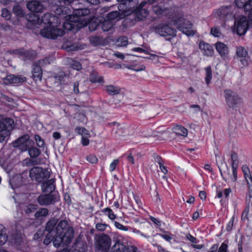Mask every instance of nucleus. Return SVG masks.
Listing matches in <instances>:
<instances>
[{"label": "nucleus", "mask_w": 252, "mask_h": 252, "mask_svg": "<svg viewBox=\"0 0 252 252\" xmlns=\"http://www.w3.org/2000/svg\"><path fill=\"white\" fill-rule=\"evenodd\" d=\"M50 26L45 27L40 31V34L46 38L56 39L59 36H62L64 34V32L61 29L56 27L61 23L60 18L51 14Z\"/></svg>", "instance_id": "obj_1"}, {"label": "nucleus", "mask_w": 252, "mask_h": 252, "mask_svg": "<svg viewBox=\"0 0 252 252\" xmlns=\"http://www.w3.org/2000/svg\"><path fill=\"white\" fill-rule=\"evenodd\" d=\"M57 234H62L67 239L65 240L66 243H70L74 236L73 228L70 226L67 220H61L56 226Z\"/></svg>", "instance_id": "obj_2"}, {"label": "nucleus", "mask_w": 252, "mask_h": 252, "mask_svg": "<svg viewBox=\"0 0 252 252\" xmlns=\"http://www.w3.org/2000/svg\"><path fill=\"white\" fill-rule=\"evenodd\" d=\"M50 176V173L48 169L40 167H33L30 170L29 176L31 179L39 183L48 179Z\"/></svg>", "instance_id": "obj_3"}, {"label": "nucleus", "mask_w": 252, "mask_h": 252, "mask_svg": "<svg viewBox=\"0 0 252 252\" xmlns=\"http://www.w3.org/2000/svg\"><path fill=\"white\" fill-rule=\"evenodd\" d=\"M252 27V21L244 16H242L235 20V28L239 35H244L247 30Z\"/></svg>", "instance_id": "obj_4"}, {"label": "nucleus", "mask_w": 252, "mask_h": 252, "mask_svg": "<svg viewBox=\"0 0 252 252\" xmlns=\"http://www.w3.org/2000/svg\"><path fill=\"white\" fill-rule=\"evenodd\" d=\"M177 28L183 33L186 35H193L195 32L192 30V24L188 20H186L184 17H179L178 19L175 20L173 22Z\"/></svg>", "instance_id": "obj_5"}, {"label": "nucleus", "mask_w": 252, "mask_h": 252, "mask_svg": "<svg viewBox=\"0 0 252 252\" xmlns=\"http://www.w3.org/2000/svg\"><path fill=\"white\" fill-rule=\"evenodd\" d=\"M64 20L65 21L63 22V27L67 31L78 30L85 26V24H79V17L71 14L66 15Z\"/></svg>", "instance_id": "obj_6"}, {"label": "nucleus", "mask_w": 252, "mask_h": 252, "mask_svg": "<svg viewBox=\"0 0 252 252\" xmlns=\"http://www.w3.org/2000/svg\"><path fill=\"white\" fill-rule=\"evenodd\" d=\"M96 248L102 252H109L110 249L111 240L108 235L101 234L95 237Z\"/></svg>", "instance_id": "obj_7"}, {"label": "nucleus", "mask_w": 252, "mask_h": 252, "mask_svg": "<svg viewBox=\"0 0 252 252\" xmlns=\"http://www.w3.org/2000/svg\"><path fill=\"white\" fill-rule=\"evenodd\" d=\"M224 96L226 103L230 108L234 109L242 102V99L237 93L231 90H225Z\"/></svg>", "instance_id": "obj_8"}, {"label": "nucleus", "mask_w": 252, "mask_h": 252, "mask_svg": "<svg viewBox=\"0 0 252 252\" xmlns=\"http://www.w3.org/2000/svg\"><path fill=\"white\" fill-rule=\"evenodd\" d=\"M33 143V142L30 139L29 135L25 134L15 141L13 145L14 147H18L21 151L24 152L27 151L28 147Z\"/></svg>", "instance_id": "obj_9"}, {"label": "nucleus", "mask_w": 252, "mask_h": 252, "mask_svg": "<svg viewBox=\"0 0 252 252\" xmlns=\"http://www.w3.org/2000/svg\"><path fill=\"white\" fill-rule=\"evenodd\" d=\"M50 62L48 61V59L40 60L33 63L32 70V77L35 81L41 80L42 70L41 68V65H43L44 64H48Z\"/></svg>", "instance_id": "obj_10"}, {"label": "nucleus", "mask_w": 252, "mask_h": 252, "mask_svg": "<svg viewBox=\"0 0 252 252\" xmlns=\"http://www.w3.org/2000/svg\"><path fill=\"white\" fill-rule=\"evenodd\" d=\"M236 55L239 59L242 67L247 66L249 64V57L247 49L243 46L236 47Z\"/></svg>", "instance_id": "obj_11"}, {"label": "nucleus", "mask_w": 252, "mask_h": 252, "mask_svg": "<svg viewBox=\"0 0 252 252\" xmlns=\"http://www.w3.org/2000/svg\"><path fill=\"white\" fill-rule=\"evenodd\" d=\"M57 196L50 193L42 194L36 199L37 202L41 206H48L54 204L57 201Z\"/></svg>", "instance_id": "obj_12"}, {"label": "nucleus", "mask_w": 252, "mask_h": 252, "mask_svg": "<svg viewBox=\"0 0 252 252\" xmlns=\"http://www.w3.org/2000/svg\"><path fill=\"white\" fill-rule=\"evenodd\" d=\"M156 32L162 36H174L176 35V31L168 25H160L157 27Z\"/></svg>", "instance_id": "obj_13"}, {"label": "nucleus", "mask_w": 252, "mask_h": 252, "mask_svg": "<svg viewBox=\"0 0 252 252\" xmlns=\"http://www.w3.org/2000/svg\"><path fill=\"white\" fill-rule=\"evenodd\" d=\"M217 16L220 19L232 18L234 16L232 6H222L216 12Z\"/></svg>", "instance_id": "obj_14"}, {"label": "nucleus", "mask_w": 252, "mask_h": 252, "mask_svg": "<svg viewBox=\"0 0 252 252\" xmlns=\"http://www.w3.org/2000/svg\"><path fill=\"white\" fill-rule=\"evenodd\" d=\"M14 52L19 55L24 60H33L36 58V52L34 50H25L24 49L15 50Z\"/></svg>", "instance_id": "obj_15"}, {"label": "nucleus", "mask_w": 252, "mask_h": 252, "mask_svg": "<svg viewBox=\"0 0 252 252\" xmlns=\"http://www.w3.org/2000/svg\"><path fill=\"white\" fill-rule=\"evenodd\" d=\"M216 50L221 57L225 60L228 57L229 49L226 45L221 42H218L215 44Z\"/></svg>", "instance_id": "obj_16"}, {"label": "nucleus", "mask_w": 252, "mask_h": 252, "mask_svg": "<svg viewBox=\"0 0 252 252\" xmlns=\"http://www.w3.org/2000/svg\"><path fill=\"white\" fill-rule=\"evenodd\" d=\"M120 3L118 5V8L121 11H126L134 7L137 2V0H117Z\"/></svg>", "instance_id": "obj_17"}, {"label": "nucleus", "mask_w": 252, "mask_h": 252, "mask_svg": "<svg viewBox=\"0 0 252 252\" xmlns=\"http://www.w3.org/2000/svg\"><path fill=\"white\" fill-rule=\"evenodd\" d=\"M26 81V78L21 76H16L14 75H9L3 78V82L5 85L12 83H19Z\"/></svg>", "instance_id": "obj_18"}, {"label": "nucleus", "mask_w": 252, "mask_h": 252, "mask_svg": "<svg viewBox=\"0 0 252 252\" xmlns=\"http://www.w3.org/2000/svg\"><path fill=\"white\" fill-rule=\"evenodd\" d=\"M27 7L31 11L36 13L42 12L44 9L41 3L37 0L29 1L27 3Z\"/></svg>", "instance_id": "obj_19"}, {"label": "nucleus", "mask_w": 252, "mask_h": 252, "mask_svg": "<svg viewBox=\"0 0 252 252\" xmlns=\"http://www.w3.org/2000/svg\"><path fill=\"white\" fill-rule=\"evenodd\" d=\"M41 188L43 192H46L51 194V193L53 192L55 189L54 180H49L43 183L41 185Z\"/></svg>", "instance_id": "obj_20"}, {"label": "nucleus", "mask_w": 252, "mask_h": 252, "mask_svg": "<svg viewBox=\"0 0 252 252\" xmlns=\"http://www.w3.org/2000/svg\"><path fill=\"white\" fill-rule=\"evenodd\" d=\"M199 48L203 51L204 54L207 56H212L214 53L213 47L210 44L206 43L204 41L199 43Z\"/></svg>", "instance_id": "obj_21"}, {"label": "nucleus", "mask_w": 252, "mask_h": 252, "mask_svg": "<svg viewBox=\"0 0 252 252\" xmlns=\"http://www.w3.org/2000/svg\"><path fill=\"white\" fill-rule=\"evenodd\" d=\"M148 14V11L145 8H137L135 12L133 13L135 20L138 21L146 18Z\"/></svg>", "instance_id": "obj_22"}, {"label": "nucleus", "mask_w": 252, "mask_h": 252, "mask_svg": "<svg viewBox=\"0 0 252 252\" xmlns=\"http://www.w3.org/2000/svg\"><path fill=\"white\" fill-rule=\"evenodd\" d=\"M67 238H65L64 235L61 234H55L54 237H53V244L54 247L58 248L60 246L62 243H63L65 245L68 244L69 243H66L65 240Z\"/></svg>", "instance_id": "obj_23"}, {"label": "nucleus", "mask_w": 252, "mask_h": 252, "mask_svg": "<svg viewBox=\"0 0 252 252\" xmlns=\"http://www.w3.org/2000/svg\"><path fill=\"white\" fill-rule=\"evenodd\" d=\"M14 121L11 118H2L1 129H4L8 132L13 127Z\"/></svg>", "instance_id": "obj_24"}, {"label": "nucleus", "mask_w": 252, "mask_h": 252, "mask_svg": "<svg viewBox=\"0 0 252 252\" xmlns=\"http://www.w3.org/2000/svg\"><path fill=\"white\" fill-rule=\"evenodd\" d=\"M87 90V87L84 82L76 81L73 84V92L75 94L83 93Z\"/></svg>", "instance_id": "obj_25"}, {"label": "nucleus", "mask_w": 252, "mask_h": 252, "mask_svg": "<svg viewBox=\"0 0 252 252\" xmlns=\"http://www.w3.org/2000/svg\"><path fill=\"white\" fill-rule=\"evenodd\" d=\"M70 12L71 11L67 7L63 6L58 7L55 10V13L62 19H64L65 16L70 14Z\"/></svg>", "instance_id": "obj_26"}, {"label": "nucleus", "mask_w": 252, "mask_h": 252, "mask_svg": "<svg viewBox=\"0 0 252 252\" xmlns=\"http://www.w3.org/2000/svg\"><path fill=\"white\" fill-rule=\"evenodd\" d=\"M57 223V219H52L50 220L46 224L45 230L48 232L57 234L56 227H55Z\"/></svg>", "instance_id": "obj_27"}, {"label": "nucleus", "mask_w": 252, "mask_h": 252, "mask_svg": "<svg viewBox=\"0 0 252 252\" xmlns=\"http://www.w3.org/2000/svg\"><path fill=\"white\" fill-rule=\"evenodd\" d=\"M106 92L111 95H117L120 94L121 88L118 86L109 85L105 86Z\"/></svg>", "instance_id": "obj_28"}, {"label": "nucleus", "mask_w": 252, "mask_h": 252, "mask_svg": "<svg viewBox=\"0 0 252 252\" xmlns=\"http://www.w3.org/2000/svg\"><path fill=\"white\" fill-rule=\"evenodd\" d=\"M32 144L28 147V151L31 158H35L38 157L41 154V151L37 148L32 146Z\"/></svg>", "instance_id": "obj_29"}, {"label": "nucleus", "mask_w": 252, "mask_h": 252, "mask_svg": "<svg viewBox=\"0 0 252 252\" xmlns=\"http://www.w3.org/2000/svg\"><path fill=\"white\" fill-rule=\"evenodd\" d=\"M174 131L178 135L187 137L188 131L187 128L181 125H176L173 127Z\"/></svg>", "instance_id": "obj_30"}, {"label": "nucleus", "mask_w": 252, "mask_h": 252, "mask_svg": "<svg viewBox=\"0 0 252 252\" xmlns=\"http://www.w3.org/2000/svg\"><path fill=\"white\" fill-rule=\"evenodd\" d=\"M49 215V210L46 208H39L34 214V217L38 219L46 217Z\"/></svg>", "instance_id": "obj_31"}, {"label": "nucleus", "mask_w": 252, "mask_h": 252, "mask_svg": "<svg viewBox=\"0 0 252 252\" xmlns=\"http://www.w3.org/2000/svg\"><path fill=\"white\" fill-rule=\"evenodd\" d=\"M224 165L226 167V171H224V175H223V173L221 171L220 167L219 165H218V167L219 168L220 171V172L221 175L222 176L223 179L225 181L227 179H230L233 182H235L236 180H233L232 179V176H233V173L231 174L230 169L227 167L226 163H224Z\"/></svg>", "instance_id": "obj_32"}, {"label": "nucleus", "mask_w": 252, "mask_h": 252, "mask_svg": "<svg viewBox=\"0 0 252 252\" xmlns=\"http://www.w3.org/2000/svg\"><path fill=\"white\" fill-rule=\"evenodd\" d=\"M89 40L91 44L94 46H97L103 44V40L99 36H91Z\"/></svg>", "instance_id": "obj_33"}, {"label": "nucleus", "mask_w": 252, "mask_h": 252, "mask_svg": "<svg viewBox=\"0 0 252 252\" xmlns=\"http://www.w3.org/2000/svg\"><path fill=\"white\" fill-rule=\"evenodd\" d=\"M51 15V14L49 13H45L42 17L41 19H40L37 16L35 15H33V16L34 17L37 18V23H43L45 24H49V21H50Z\"/></svg>", "instance_id": "obj_34"}, {"label": "nucleus", "mask_w": 252, "mask_h": 252, "mask_svg": "<svg viewBox=\"0 0 252 252\" xmlns=\"http://www.w3.org/2000/svg\"><path fill=\"white\" fill-rule=\"evenodd\" d=\"M89 12V11L88 9H78L76 10L74 14L72 15L79 17L80 18L79 22H80L82 21L81 17L87 15ZM79 24H80V22H79ZM81 24H83L81 23ZM84 24L86 25V23H85Z\"/></svg>", "instance_id": "obj_35"}, {"label": "nucleus", "mask_w": 252, "mask_h": 252, "mask_svg": "<svg viewBox=\"0 0 252 252\" xmlns=\"http://www.w3.org/2000/svg\"><path fill=\"white\" fill-rule=\"evenodd\" d=\"M100 26L102 30L104 32H106L110 30L113 27V23L112 21L106 19Z\"/></svg>", "instance_id": "obj_36"}, {"label": "nucleus", "mask_w": 252, "mask_h": 252, "mask_svg": "<svg viewBox=\"0 0 252 252\" xmlns=\"http://www.w3.org/2000/svg\"><path fill=\"white\" fill-rule=\"evenodd\" d=\"M205 70L206 72L205 73V81L207 85H209L210 82L212 78V69L211 67L210 66H207V67L205 68Z\"/></svg>", "instance_id": "obj_37"}, {"label": "nucleus", "mask_w": 252, "mask_h": 252, "mask_svg": "<svg viewBox=\"0 0 252 252\" xmlns=\"http://www.w3.org/2000/svg\"><path fill=\"white\" fill-rule=\"evenodd\" d=\"M13 12L14 14L19 17H23L25 15V13L24 10L22 9L21 7L18 5L13 6Z\"/></svg>", "instance_id": "obj_38"}, {"label": "nucleus", "mask_w": 252, "mask_h": 252, "mask_svg": "<svg viewBox=\"0 0 252 252\" xmlns=\"http://www.w3.org/2000/svg\"><path fill=\"white\" fill-rule=\"evenodd\" d=\"M68 63L70 65V67L73 69L80 70L82 68V65L79 62L74 61L72 59H69Z\"/></svg>", "instance_id": "obj_39"}, {"label": "nucleus", "mask_w": 252, "mask_h": 252, "mask_svg": "<svg viewBox=\"0 0 252 252\" xmlns=\"http://www.w3.org/2000/svg\"><path fill=\"white\" fill-rule=\"evenodd\" d=\"M245 12L247 13L248 18L252 21V0H249L246 5Z\"/></svg>", "instance_id": "obj_40"}, {"label": "nucleus", "mask_w": 252, "mask_h": 252, "mask_svg": "<svg viewBox=\"0 0 252 252\" xmlns=\"http://www.w3.org/2000/svg\"><path fill=\"white\" fill-rule=\"evenodd\" d=\"M76 248L81 249L82 251L85 252L87 249V245L85 243L81 241L80 239H77L74 244Z\"/></svg>", "instance_id": "obj_41"}, {"label": "nucleus", "mask_w": 252, "mask_h": 252, "mask_svg": "<svg viewBox=\"0 0 252 252\" xmlns=\"http://www.w3.org/2000/svg\"><path fill=\"white\" fill-rule=\"evenodd\" d=\"M2 227V226L0 225V246L6 242L7 238L5 230Z\"/></svg>", "instance_id": "obj_42"}, {"label": "nucleus", "mask_w": 252, "mask_h": 252, "mask_svg": "<svg viewBox=\"0 0 252 252\" xmlns=\"http://www.w3.org/2000/svg\"><path fill=\"white\" fill-rule=\"evenodd\" d=\"M102 212L107 215L110 220H114L116 219V215L113 213L112 209L110 208H106L103 209Z\"/></svg>", "instance_id": "obj_43"}, {"label": "nucleus", "mask_w": 252, "mask_h": 252, "mask_svg": "<svg viewBox=\"0 0 252 252\" xmlns=\"http://www.w3.org/2000/svg\"><path fill=\"white\" fill-rule=\"evenodd\" d=\"M75 131L78 134L81 135L82 137L89 135V131L83 127L77 126L75 128Z\"/></svg>", "instance_id": "obj_44"}, {"label": "nucleus", "mask_w": 252, "mask_h": 252, "mask_svg": "<svg viewBox=\"0 0 252 252\" xmlns=\"http://www.w3.org/2000/svg\"><path fill=\"white\" fill-rule=\"evenodd\" d=\"M117 44L120 46H126L128 44V38L126 36L120 37L117 40Z\"/></svg>", "instance_id": "obj_45"}, {"label": "nucleus", "mask_w": 252, "mask_h": 252, "mask_svg": "<svg viewBox=\"0 0 252 252\" xmlns=\"http://www.w3.org/2000/svg\"><path fill=\"white\" fill-rule=\"evenodd\" d=\"M120 17V12L117 11H114L109 12L106 17V19L112 22V20H115L116 18H118Z\"/></svg>", "instance_id": "obj_46"}, {"label": "nucleus", "mask_w": 252, "mask_h": 252, "mask_svg": "<svg viewBox=\"0 0 252 252\" xmlns=\"http://www.w3.org/2000/svg\"><path fill=\"white\" fill-rule=\"evenodd\" d=\"M90 79L93 83H101L103 81L102 78L98 76L96 73H92L90 75Z\"/></svg>", "instance_id": "obj_47"}, {"label": "nucleus", "mask_w": 252, "mask_h": 252, "mask_svg": "<svg viewBox=\"0 0 252 252\" xmlns=\"http://www.w3.org/2000/svg\"><path fill=\"white\" fill-rule=\"evenodd\" d=\"M37 208V205L30 204L27 205L25 209V211L27 214H30L34 212Z\"/></svg>", "instance_id": "obj_48"}, {"label": "nucleus", "mask_w": 252, "mask_h": 252, "mask_svg": "<svg viewBox=\"0 0 252 252\" xmlns=\"http://www.w3.org/2000/svg\"><path fill=\"white\" fill-rule=\"evenodd\" d=\"M25 164L26 166H33L39 164V161L37 159H33V158H27L24 160Z\"/></svg>", "instance_id": "obj_49"}, {"label": "nucleus", "mask_w": 252, "mask_h": 252, "mask_svg": "<svg viewBox=\"0 0 252 252\" xmlns=\"http://www.w3.org/2000/svg\"><path fill=\"white\" fill-rule=\"evenodd\" d=\"M54 235H55V233H51L50 232H48V234L46 235L45 238L44 240L43 243L46 245H48L51 242H53V237H54Z\"/></svg>", "instance_id": "obj_50"}, {"label": "nucleus", "mask_w": 252, "mask_h": 252, "mask_svg": "<svg viewBox=\"0 0 252 252\" xmlns=\"http://www.w3.org/2000/svg\"><path fill=\"white\" fill-rule=\"evenodd\" d=\"M249 0H235V4L238 8H243L245 11L246 5Z\"/></svg>", "instance_id": "obj_51"}, {"label": "nucleus", "mask_w": 252, "mask_h": 252, "mask_svg": "<svg viewBox=\"0 0 252 252\" xmlns=\"http://www.w3.org/2000/svg\"><path fill=\"white\" fill-rule=\"evenodd\" d=\"M34 140L36 141V145L39 147H43L45 144L43 139L38 135H34Z\"/></svg>", "instance_id": "obj_52"}, {"label": "nucleus", "mask_w": 252, "mask_h": 252, "mask_svg": "<svg viewBox=\"0 0 252 252\" xmlns=\"http://www.w3.org/2000/svg\"><path fill=\"white\" fill-rule=\"evenodd\" d=\"M232 170L233 171V176L231 177L233 180H237V169L238 167V163H232Z\"/></svg>", "instance_id": "obj_53"}, {"label": "nucleus", "mask_w": 252, "mask_h": 252, "mask_svg": "<svg viewBox=\"0 0 252 252\" xmlns=\"http://www.w3.org/2000/svg\"><path fill=\"white\" fill-rule=\"evenodd\" d=\"M211 33L215 37H220L221 35L220 28L217 27L212 28L211 30Z\"/></svg>", "instance_id": "obj_54"}, {"label": "nucleus", "mask_w": 252, "mask_h": 252, "mask_svg": "<svg viewBox=\"0 0 252 252\" xmlns=\"http://www.w3.org/2000/svg\"><path fill=\"white\" fill-rule=\"evenodd\" d=\"M1 16L8 20L11 18V14L7 9L4 8L1 10Z\"/></svg>", "instance_id": "obj_55"}, {"label": "nucleus", "mask_w": 252, "mask_h": 252, "mask_svg": "<svg viewBox=\"0 0 252 252\" xmlns=\"http://www.w3.org/2000/svg\"><path fill=\"white\" fill-rule=\"evenodd\" d=\"M86 159L88 161L93 164L97 163L98 161L96 157L94 155H90L87 156Z\"/></svg>", "instance_id": "obj_56"}, {"label": "nucleus", "mask_w": 252, "mask_h": 252, "mask_svg": "<svg viewBox=\"0 0 252 252\" xmlns=\"http://www.w3.org/2000/svg\"><path fill=\"white\" fill-rule=\"evenodd\" d=\"M8 134L9 133L6 130L1 129L0 130V142H2Z\"/></svg>", "instance_id": "obj_57"}, {"label": "nucleus", "mask_w": 252, "mask_h": 252, "mask_svg": "<svg viewBox=\"0 0 252 252\" xmlns=\"http://www.w3.org/2000/svg\"><path fill=\"white\" fill-rule=\"evenodd\" d=\"M249 212V206H247V207L245 208V211L243 212V213L242 214L241 218L243 220H245L248 219V216Z\"/></svg>", "instance_id": "obj_58"}, {"label": "nucleus", "mask_w": 252, "mask_h": 252, "mask_svg": "<svg viewBox=\"0 0 252 252\" xmlns=\"http://www.w3.org/2000/svg\"><path fill=\"white\" fill-rule=\"evenodd\" d=\"M107 225L105 223H97L95 225L96 228L99 231H104Z\"/></svg>", "instance_id": "obj_59"}, {"label": "nucleus", "mask_w": 252, "mask_h": 252, "mask_svg": "<svg viewBox=\"0 0 252 252\" xmlns=\"http://www.w3.org/2000/svg\"><path fill=\"white\" fill-rule=\"evenodd\" d=\"M115 225L117 228L119 229L123 230L124 231L128 230V228H127V227L124 226L123 225H122V224L117 221L115 222Z\"/></svg>", "instance_id": "obj_60"}, {"label": "nucleus", "mask_w": 252, "mask_h": 252, "mask_svg": "<svg viewBox=\"0 0 252 252\" xmlns=\"http://www.w3.org/2000/svg\"><path fill=\"white\" fill-rule=\"evenodd\" d=\"M43 235V231L42 230H38L33 236L34 240H38Z\"/></svg>", "instance_id": "obj_61"}, {"label": "nucleus", "mask_w": 252, "mask_h": 252, "mask_svg": "<svg viewBox=\"0 0 252 252\" xmlns=\"http://www.w3.org/2000/svg\"><path fill=\"white\" fill-rule=\"evenodd\" d=\"M81 142L83 146H86L89 144L90 140L87 136H85L82 137Z\"/></svg>", "instance_id": "obj_62"}, {"label": "nucleus", "mask_w": 252, "mask_h": 252, "mask_svg": "<svg viewBox=\"0 0 252 252\" xmlns=\"http://www.w3.org/2000/svg\"><path fill=\"white\" fill-rule=\"evenodd\" d=\"M153 10V11L157 15H159L163 12V9L158 6H154Z\"/></svg>", "instance_id": "obj_63"}, {"label": "nucleus", "mask_w": 252, "mask_h": 252, "mask_svg": "<svg viewBox=\"0 0 252 252\" xmlns=\"http://www.w3.org/2000/svg\"><path fill=\"white\" fill-rule=\"evenodd\" d=\"M227 245L223 243L220 247L218 252H227Z\"/></svg>", "instance_id": "obj_64"}]
</instances>
